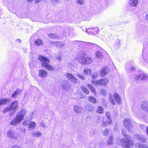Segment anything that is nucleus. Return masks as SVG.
Here are the masks:
<instances>
[{
  "instance_id": "obj_1",
  "label": "nucleus",
  "mask_w": 148,
  "mask_h": 148,
  "mask_svg": "<svg viewBox=\"0 0 148 148\" xmlns=\"http://www.w3.org/2000/svg\"><path fill=\"white\" fill-rule=\"evenodd\" d=\"M122 134L125 137V138H122L120 140L121 145L123 147L126 148H132L134 145V141L130 137L126 134H124L123 132Z\"/></svg>"
},
{
  "instance_id": "obj_2",
  "label": "nucleus",
  "mask_w": 148,
  "mask_h": 148,
  "mask_svg": "<svg viewBox=\"0 0 148 148\" xmlns=\"http://www.w3.org/2000/svg\"><path fill=\"white\" fill-rule=\"evenodd\" d=\"M38 59L41 62L42 66L46 68L47 69L50 71H53L54 70V67L51 65L49 64L50 61L45 56H39Z\"/></svg>"
},
{
  "instance_id": "obj_3",
  "label": "nucleus",
  "mask_w": 148,
  "mask_h": 148,
  "mask_svg": "<svg viewBox=\"0 0 148 148\" xmlns=\"http://www.w3.org/2000/svg\"><path fill=\"white\" fill-rule=\"evenodd\" d=\"M109 100L111 103L113 105H115L116 103H119L121 102L120 97L117 93H115L114 95L110 94L109 95Z\"/></svg>"
},
{
  "instance_id": "obj_4",
  "label": "nucleus",
  "mask_w": 148,
  "mask_h": 148,
  "mask_svg": "<svg viewBox=\"0 0 148 148\" xmlns=\"http://www.w3.org/2000/svg\"><path fill=\"white\" fill-rule=\"evenodd\" d=\"M108 82L109 80L107 78H104L99 79L96 81L92 80L91 83L96 86H106L107 85Z\"/></svg>"
},
{
  "instance_id": "obj_5",
  "label": "nucleus",
  "mask_w": 148,
  "mask_h": 148,
  "mask_svg": "<svg viewBox=\"0 0 148 148\" xmlns=\"http://www.w3.org/2000/svg\"><path fill=\"white\" fill-rule=\"evenodd\" d=\"M105 115L107 119L105 118L103 119L102 125L103 127H106L110 125L112 122L110 112H106L105 113Z\"/></svg>"
},
{
  "instance_id": "obj_6",
  "label": "nucleus",
  "mask_w": 148,
  "mask_h": 148,
  "mask_svg": "<svg viewBox=\"0 0 148 148\" xmlns=\"http://www.w3.org/2000/svg\"><path fill=\"white\" fill-rule=\"evenodd\" d=\"M93 62V60L90 57H82L81 58L80 63L83 64H89Z\"/></svg>"
},
{
  "instance_id": "obj_7",
  "label": "nucleus",
  "mask_w": 148,
  "mask_h": 148,
  "mask_svg": "<svg viewBox=\"0 0 148 148\" xmlns=\"http://www.w3.org/2000/svg\"><path fill=\"white\" fill-rule=\"evenodd\" d=\"M99 30L97 27L94 28H91L88 29L87 31V33L90 34H93L96 35L98 34Z\"/></svg>"
},
{
  "instance_id": "obj_8",
  "label": "nucleus",
  "mask_w": 148,
  "mask_h": 148,
  "mask_svg": "<svg viewBox=\"0 0 148 148\" xmlns=\"http://www.w3.org/2000/svg\"><path fill=\"white\" fill-rule=\"evenodd\" d=\"M134 136L136 139L138 140L139 141L143 143H145L146 142V139L138 134H135L134 135Z\"/></svg>"
},
{
  "instance_id": "obj_9",
  "label": "nucleus",
  "mask_w": 148,
  "mask_h": 148,
  "mask_svg": "<svg viewBox=\"0 0 148 148\" xmlns=\"http://www.w3.org/2000/svg\"><path fill=\"white\" fill-rule=\"evenodd\" d=\"M66 77L69 80L75 84L76 83L77 79L72 74L70 73H67Z\"/></svg>"
},
{
  "instance_id": "obj_10",
  "label": "nucleus",
  "mask_w": 148,
  "mask_h": 148,
  "mask_svg": "<svg viewBox=\"0 0 148 148\" xmlns=\"http://www.w3.org/2000/svg\"><path fill=\"white\" fill-rule=\"evenodd\" d=\"M109 71L108 68L106 67H103L100 71V74L101 76L103 77L109 73Z\"/></svg>"
},
{
  "instance_id": "obj_11",
  "label": "nucleus",
  "mask_w": 148,
  "mask_h": 148,
  "mask_svg": "<svg viewBox=\"0 0 148 148\" xmlns=\"http://www.w3.org/2000/svg\"><path fill=\"white\" fill-rule=\"evenodd\" d=\"M131 123V121L128 119H125L123 121L124 125L126 127L128 128L132 126Z\"/></svg>"
},
{
  "instance_id": "obj_12",
  "label": "nucleus",
  "mask_w": 148,
  "mask_h": 148,
  "mask_svg": "<svg viewBox=\"0 0 148 148\" xmlns=\"http://www.w3.org/2000/svg\"><path fill=\"white\" fill-rule=\"evenodd\" d=\"M26 113V111L25 110L23 109L21 110L19 113V122L23 120L24 119V116Z\"/></svg>"
},
{
  "instance_id": "obj_13",
  "label": "nucleus",
  "mask_w": 148,
  "mask_h": 148,
  "mask_svg": "<svg viewBox=\"0 0 148 148\" xmlns=\"http://www.w3.org/2000/svg\"><path fill=\"white\" fill-rule=\"evenodd\" d=\"M47 73L43 70H40L39 71V76L42 78H44L47 76Z\"/></svg>"
},
{
  "instance_id": "obj_14",
  "label": "nucleus",
  "mask_w": 148,
  "mask_h": 148,
  "mask_svg": "<svg viewBox=\"0 0 148 148\" xmlns=\"http://www.w3.org/2000/svg\"><path fill=\"white\" fill-rule=\"evenodd\" d=\"M87 86L90 91L92 92L95 95H97V93L96 90L92 85L88 84L87 85Z\"/></svg>"
},
{
  "instance_id": "obj_15",
  "label": "nucleus",
  "mask_w": 148,
  "mask_h": 148,
  "mask_svg": "<svg viewBox=\"0 0 148 148\" xmlns=\"http://www.w3.org/2000/svg\"><path fill=\"white\" fill-rule=\"evenodd\" d=\"M141 108L144 110H147L148 112V101H144L142 103Z\"/></svg>"
},
{
  "instance_id": "obj_16",
  "label": "nucleus",
  "mask_w": 148,
  "mask_h": 148,
  "mask_svg": "<svg viewBox=\"0 0 148 148\" xmlns=\"http://www.w3.org/2000/svg\"><path fill=\"white\" fill-rule=\"evenodd\" d=\"M85 109L88 112L92 111L94 109V107L91 104H88L85 106Z\"/></svg>"
},
{
  "instance_id": "obj_17",
  "label": "nucleus",
  "mask_w": 148,
  "mask_h": 148,
  "mask_svg": "<svg viewBox=\"0 0 148 148\" xmlns=\"http://www.w3.org/2000/svg\"><path fill=\"white\" fill-rule=\"evenodd\" d=\"M34 44L36 46H40L43 45V42L40 39H37L34 41Z\"/></svg>"
},
{
  "instance_id": "obj_18",
  "label": "nucleus",
  "mask_w": 148,
  "mask_h": 148,
  "mask_svg": "<svg viewBox=\"0 0 148 148\" xmlns=\"http://www.w3.org/2000/svg\"><path fill=\"white\" fill-rule=\"evenodd\" d=\"M36 124L34 121H30L28 124V127L32 129L35 128L36 127Z\"/></svg>"
},
{
  "instance_id": "obj_19",
  "label": "nucleus",
  "mask_w": 148,
  "mask_h": 148,
  "mask_svg": "<svg viewBox=\"0 0 148 148\" xmlns=\"http://www.w3.org/2000/svg\"><path fill=\"white\" fill-rule=\"evenodd\" d=\"M147 78V76L146 75L142 74L137 76L135 79L136 80H139L140 79H141V80H143L146 79Z\"/></svg>"
},
{
  "instance_id": "obj_20",
  "label": "nucleus",
  "mask_w": 148,
  "mask_h": 148,
  "mask_svg": "<svg viewBox=\"0 0 148 148\" xmlns=\"http://www.w3.org/2000/svg\"><path fill=\"white\" fill-rule=\"evenodd\" d=\"M83 73L86 75H91L92 74L91 70L87 68H85L83 71Z\"/></svg>"
},
{
  "instance_id": "obj_21",
  "label": "nucleus",
  "mask_w": 148,
  "mask_h": 148,
  "mask_svg": "<svg viewBox=\"0 0 148 148\" xmlns=\"http://www.w3.org/2000/svg\"><path fill=\"white\" fill-rule=\"evenodd\" d=\"M138 0H130V4L132 7H136L138 4Z\"/></svg>"
},
{
  "instance_id": "obj_22",
  "label": "nucleus",
  "mask_w": 148,
  "mask_h": 148,
  "mask_svg": "<svg viewBox=\"0 0 148 148\" xmlns=\"http://www.w3.org/2000/svg\"><path fill=\"white\" fill-rule=\"evenodd\" d=\"M88 99L90 102L93 103L95 104L97 102L96 99L94 97L92 96H89Z\"/></svg>"
},
{
  "instance_id": "obj_23",
  "label": "nucleus",
  "mask_w": 148,
  "mask_h": 148,
  "mask_svg": "<svg viewBox=\"0 0 148 148\" xmlns=\"http://www.w3.org/2000/svg\"><path fill=\"white\" fill-rule=\"evenodd\" d=\"M96 112L98 114H103V107L100 106H98Z\"/></svg>"
},
{
  "instance_id": "obj_24",
  "label": "nucleus",
  "mask_w": 148,
  "mask_h": 148,
  "mask_svg": "<svg viewBox=\"0 0 148 148\" xmlns=\"http://www.w3.org/2000/svg\"><path fill=\"white\" fill-rule=\"evenodd\" d=\"M18 122V117L17 116L15 119H14L13 121L11 122L10 124L12 125H16L17 124Z\"/></svg>"
},
{
  "instance_id": "obj_25",
  "label": "nucleus",
  "mask_w": 148,
  "mask_h": 148,
  "mask_svg": "<svg viewBox=\"0 0 148 148\" xmlns=\"http://www.w3.org/2000/svg\"><path fill=\"white\" fill-rule=\"evenodd\" d=\"M81 89L85 94L87 95L89 94V91L86 86H82L81 87Z\"/></svg>"
},
{
  "instance_id": "obj_26",
  "label": "nucleus",
  "mask_w": 148,
  "mask_h": 148,
  "mask_svg": "<svg viewBox=\"0 0 148 148\" xmlns=\"http://www.w3.org/2000/svg\"><path fill=\"white\" fill-rule=\"evenodd\" d=\"M48 37L51 39H55L58 38V37L55 34L53 33H50L48 35Z\"/></svg>"
},
{
  "instance_id": "obj_27",
  "label": "nucleus",
  "mask_w": 148,
  "mask_h": 148,
  "mask_svg": "<svg viewBox=\"0 0 148 148\" xmlns=\"http://www.w3.org/2000/svg\"><path fill=\"white\" fill-rule=\"evenodd\" d=\"M138 146L140 148H148V146L146 145L141 144L140 143L138 144Z\"/></svg>"
},
{
  "instance_id": "obj_28",
  "label": "nucleus",
  "mask_w": 148,
  "mask_h": 148,
  "mask_svg": "<svg viewBox=\"0 0 148 148\" xmlns=\"http://www.w3.org/2000/svg\"><path fill=\"white\" fill-rule=\"evenodd\" d=\"M12 107H6V108H4V109L3 110V113H5L11 111L12 110Z\"/></svg>"
},
{
  "instance_id": "obj_29",
  "label": "nucleus",
  "mask_w": 148,
  "mask_h": 148,
  "mask_svg": "<svg viewBox=\"0 0 148 148\" xmlns=\"http://www.w3.org/2000/svg\"><path fill=\"white\" fill-rule=\"evenodd\" d=\"M8 101L7 99H1L0 100V106L2 105L5 104L7 101Z\"/></svg>"
},
{
  "instance_id": "obj_30",
  "label": "nucleus",
  "mask_w": 148,
  "mask_h": 148,
  "mask_svg": "<svg viewBox=\"0 0 148 148\" xmlns=\"http://www.w3.org/2000/svg\"><path fill=\"white\" fill-rule=\"evenodd\" d=\"M57 46L59 47H62L64 46V44L62 43L61 42H55Z\"/></svg>"
},
{
  "instance_id": "obj_31",
  "label": "nucleus",
  "mask_w": 148,
  "mask_h": 148,
  "mask_svg": "<svg viewBox=\"0 0 148 148\" xmlns=\"http://www.w3.org/2000/svg\"><path fill=\"white\" fill-rule=\"evenodd\" d=\"M76 2L77 3L80 5H83L84 3V0H76Z\"/></svg>"
},
{
  "instance_id": "obj_32",
  "label": "nucleus",
  "mask_w": 148,
  "mask_h": 148,
  "mask_svg": "<svg viewBox=\"0 0 148 148\" xmlns=\"http://www.w3.org/2000/svg\"><path fill=\"white\" fill-rule=\"evenodd\" d=\"M77 76L82 80H84L85 79V76L83 75H81L79 74H78L77 75Z\"/></svg>"
},
{
  "instance_id": "obj_33",
  "label": "nucleus",
  "mask_w": 148,
  "mask_h": 148,
  "mask_svg": "<svg viewBox=\"0 0 148 148\" xmlns=\"http://www.w3.org/2000/svg\"><path fill=\"white\" fill-rule=\"evenodd\" d=\"M98 77L97 74H94L91 76L92 79H96Z\"/></svg>"
},
{
  "instance_id": "obj_34",
  "label": "nucleus",
  "mask_w": 148,
  "mask_h": 148,
  "mask_svg": "<svg viewBox=\"0 0 148 148\" xmlns=\"http://www.w3.org/2000/svg\"><path fill=\"white\" fill-rule=\"evenodd\" d=\"M101 93L103 95H105L106 94V92L104 89H102L101 91Z\"/></svg>"
},
{
  "instance_id": "obj_35",
  "label": "nucleus",
  "mask_w": 148,
  "mask_h": 148,
  "mask_svg": "<svg viewBox=\"0 0 148 148\" xmlns=\"http://www.w3.org/2000/svg\"><path fill=\"white\" fill-rule=\"evenodd\" d=\"M34 135H36L37 137H38L41 135V133L39 131L36 132L34 134Z\"/></svg>"
},
{
  "instance_id": "obj_36",
  "label": "nucleus",
  "mask_w": 148,
  "mask_h": 148,
  "mask_svg": "<svg viewBox=\"0 0 148 148\" xmlns=\"http://www.w3.org/2000/svg\"><path fill=\"white\" fill-rule=\"evenodd\" d=\"M108 129H105L103 132V134L105 135H106L108 133Z\"/></svg>"
},
{
  "instance_id": "obj_37",
  "label": "nucleus",
  "mask_w": 148,
  "mask_h": 148,
  "mask_svg": "<svg viewBox=\"0 0 148 148\" xmlns=\"http://www.w3.org/2000/svg\"><path fill=\"white\" fill-rule=\"evenodd\" d=\"M96 56L98 57L102 56L101 53L99 52H97L96 53Z\"/></svg>"
},
{
  "instance_id": "obj_38",
  "label": "nucleus",
  "mask_w": 148,
  "mask_h": 148,
  "mask_svg": "<svg viewBox=\"0 0 148 148\" xmlns=\"http://www.w3.org/2000/svg\"><path fill=\"white\" fill-rule=\"evenodd\" d=\"M112 140H113L112 138V137H110L109 139V140H108V142L109 144H111L112 143Z\"/></svg>"
},
{
  "instance_id": "obj_39",
  "label": "nucleus",
  "mask_w": 148,
  "mask_h": 148,
  "mask_svg": "<svg viewBox=\"0 0 148 148\" xmlns=\"http://www.w3.org/2000/svg\"><path fill=\"white\" fill-rule=\"evenodd\" d=\"M28 120H25L23 122V124L25 125H27L28 124Z\"/></svg>"
},
{
  "instance_id": "obj_40",
  "label": "nucleus",
  "mask_w": 148,
  "mask_h": 148,
  "mask_svg": "<svg viewBox=\"0 0 148 148\" xmlns=\"http://www.w3.org/2000/svg\"><path fill=\"white\" fill-rule=\"evenodd\" d=\"M17 94L18 92L16 91L12 95V97H15L16 95Z\"/></svg>"
},
{
  "instance_id": "obj_41",
  "label": "nucleus",
  "mask_w": 148,
  "mask_h": 148,
  "mask_svg": "<svg viewBox=\"0 0 148 148\" xmlns=\"http://www.w3.org/2000/svg\"><path fill=\"white\" fill-rule=\"evenodd\" d=\"M42 0H34V2L36 4H38Z\"/></svg>"
},
{
  "instance_id": "obj_42",
  "label": "nucleus",
  "mask_w": 148,
  "mask_h": 148,
  "mask_svg": "<svg viewBox=\"0 0 148 148\" xmlns=\"http://www.w3.org/2000/svg\"><path fill=\"white\" fill-rule=\"evenodd\" d=\"M60 0H52V1L54 2L58 3Z\"/></svg>"
},
{
  "instance_id": "obj_43",
  "label": "nucleus",
  "mask_w": 148,
  "mask_h": 148,
  "mask_svg": "<svg viewBox=\"0 0 148 148\" xmlns=\"http://www.w3.org/2000/svg\"><path fill=\"white\" fill-rule=\"evenodd\" d=\"M83 19L84 21H89L90 19L89 18H87L86 19H85V18H83Z\"/></svg>"
},
{
  "instance_id": "obj_44",
  "label": "nucleus",
  "mask_w": 148,
  "mask_h": 148,
  "mask_svg": "<svg viewBox=\"0 0 148 148\" xmlns=\"http://www.w3.org/2000/svg\"><path fill=\"white\" fill-rule=\"evenodd\" d=\"M57 59L58 60H60L61 59V57L60 56V57H57Z\"/></svg>"
},
{
  "instance_id": "obj_45",
  "label": "nucleus",
  "mask_w": 148,
  "mask_h": 148,
  "mask_svg": "<svg viewBox=\"0 0 148 148\" xmlns=\"http://www.w3.org/2000/svg\"><path fill=\"white\" fill-rule=\"evenodd\" d=\"M34 0H27V1L29 2H32Z\"/></svg>"
},
{
  "instance_id": "obj_46",
  "label": "nucleus",
  "mask_w": 148,
  "mask_h": 148,
  "mask_svg": "<svg viewBox=\"0 0 148 148\" xmlns=\"http://www.w3.org/2000/svg\"><path fill=\"white\" fill-rule=\"evenodd\" d=\"M145 17H146V19L147 20H148V14H147L146 16H145Z\"/></svg>"
},
{
  "instance_id": "obj_47",
  "label": "nucleus",
  "mask_w": 148,
  "mask_h": 148,
  "mask_svg": "<svg viewBox=\"0 0 148 148\" xmlns=\"http://www.w3.org/2000/svg\"><path fill=\"white\" fill-rule=\"evenodd\" d=\"M12 148H18L17 147H16V146H13L12 147Z\"/></svg>"
},
{
  "instance_id": "obj_48",
  "label": "nucleus",
  "mask_w": 148,
  "mask_h": 148,
  "mask_svg": "<svg viewBox=\"0 0 148 148\" xmlns=\"http://www.w3.org/2000/svg\"><path fill=\"white\" fill-rule=\"evenodd\" d=\"M8 136L10 137H11V136L10 135V134L9 133L8 134Z\"/></svg>"
},
{
  "instance_id": "obj_49",
  "label": "nucleus",
  "mask_w": 148,
  "mask_h": 148,
  "mask_svg": "<svg viewBox=\"0 0 148 148\" xmlns=\"http://www.w3.org/2000/svg\"><path fill=\"white\" fill-rule=\"evenodd\" d=\"M13 103H12V105H13Z\"/></svg>"
},
{
  "instance_id": "obj_50",
  "label": "nucleus",
  "mask_w": 148,
  "mask_h": 148,
  "mask_svg": "<svg viewBox=\"0 0 148 148\" xmlns=\"http://www.w3.org/2000/svg\"><path fill=\"white\" fill-rule=\"evenodd\" d=\"M67 1H69V0H66Z\"/></svg>"
}]
</instances>
